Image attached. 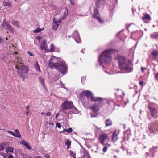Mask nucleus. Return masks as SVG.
I'll use <instances>...</instances> for the list:
<instances>
[{"mask_svg": "<svg viewBox=\"0 0 158 158\" xmlns=\"http://www.w3.org/2000/svg\"><path fill=\"white\" fill-rule=\"evenodd\" d=\"M99 2V1H98V0H96V5L97 6H98V3Z\"/></svg>", "mask_w": 158, "mask_h": 158, "instance_id": "51", "label": "nucleus"}, {"mask_svg": "<svg viewBox=\"0 0 158 158\" xmlns=\"http://www.w3.org/2000/svg\"><path fill=\"white\" fill-rule=\"evenodd\" d=\"M35 68L36 70L37 71H39L40 72L41 71V70L40 67L39 65V64L37 61H36V64L35 65Z\"/></svg>", "mask_w": 158, "mask_h": 158, "instance_id": "27", "label": "nucleus"}, {"mask_svg": "<svg viewBox=\"0 0 158 158\" xmlns=\"http://www.w3.org/2000/svg\"><path fill=\"white\" fill-rule=\"evenodd\" d=\"M107 102V101L106 99L99 97V107L106 103Z\"/></svg>", "mask_w": 158, "mask_h": 158, "instance_id": "18", "label": "nucleus"}, {"mask_svg": "<svg viewBox=\"0 0 158 158\" xmlns=\"http://www.w3.org/2000/svg\"><path fill=\"white\" fill-rule=\"evenodd\" d=\"M4 6H10L11 5V3L8 0H6L5 1L4 3Z\"/></svg>", "mask_w": 158, "mask_h": 158, "instance_id": "26", "label": "nucleus"}, {"mask_svg": "<svg viewBox=\"0 0 158 158\" xmlns=\"http://www.w3.org/2000/svg\"><path fill=\"white\" fill-rule=\"evenodd\" d=\"M60 23V22L58 21H53V23H52V29L54 30H56L59 24Z\"/></svg>", "mask_w": 158, "mask_h": 158, "instance_id": "15", "label": "nucleus"}, {"mask_svg": "<svg viewBox=\"0 0 158 158\" xmlns=\"http://www.w3.org/2000/svg\"><path fill=\"white\" fill-rule=\"evenodd\" d=\"M6 29H8L11 33H13L15 31L14 29L10 25Z\"/></svg>", "mask_w": 158, "mask_h": 158, "instance_id": "29", "label": "nucleus"}, {"mask_svg": "<svg viewBox=\"0 0 158 158\" xmlns=\"http://www.w3.org/2000/svg\"><path fill=\"white\" fill-rule=\"evenodd\" d=\"M118 64L119 69L125 73L131 72L133 70L131 63L127 61L126 58L122 56H120L117 58Z\"/></svg>", "mask_w": 158, "mask_h": 158, "instance_id": "1", "label": "nucleus"}, {"mask_svg": "<svg viewBox=\"0 0 158 158\" xmlns=\"http://www.w3.org/2000/svg\"><path fill=\"white\" fill-rule=\"evenodd\" d=\"M12 24L18 28H19L20 27V26L19 25V23L18 21H12L11 23Z\"/></svg>", "mask_w": 158, "mask_h": 158, "instance_id": "28", "label": "nucleus"}, {"mask_svg": "<svg viewBox=\"0 0 158 158\" xmlns=\"http://www.w3.org/2000/svg\"><path fill=\"white\" fill-rule=\"evenodd\" d=\"M8 158H13V156L12 155H10L9 156Z\"/></svg>", "mask_w": 158, "mask_h": 158, "instance_id": "49", "label": "nucleus"}, {"mask_svg": "<svg viewBox=\"0 0 158 158\" xmlns=\"http://www.w3.org/2000/svg\"><path fill=\"white\" fill-rule=\"evenodd\" d=\"M81 97L83 98L84 96H86L87 98H89L90 97L92 99V101L96 102L99 101V98H97L96 99H94V96L91 92L89 90H85L82 92L80 94Z\"/></svg>", "mask_w": 158, "mask_h": 158, "instance_id": "6", "label": "nucleus"}, {"mask_svg": "<svg viewBox=\"0 0 158 158\" xmlns=\"http://www.w3.org/2000/svg\"><path fill=\"white\" fill-rule=\"evenodd\" d=\"M107 149V147L105 146L102 149V151L104 152H106Z\"/></svg>", "mask_w": 158, "mask_h": 158, "instance_id": "39", "label": "nucleus"}, {"mask_svg": "<svg viewBox=\"0 0 158 158\" xmlns=\"http://www.w3.org/2000/svg\"><path fill=\"white\" fill-rule=\"evenodd\" d=\"M66 130L67 129H64L63 131H60V133H64L65 132H66Z\"/></svg>", "mask_w": 158, "mask_h": 158, "instance_id": "46", "label": "nucleus"}, {"mask_svg": "<svg viewBox=\"0 0 158 158\" xmlns=\"http://www.w3.org/2000/svg\"><path fill=\"white\" fill-rule=\"evenodd\" d=\"M106 144V145H108V146H110V145L108 143H107Z\"/></svg>", "mask_w": 158, "mask_h": 158, "instance_id": "54", "label": "nucleus"}, {"mask_svg": "<svg viewBox=\"0 0 158 158\" xmlns=\"http://www.w3.org/2000/svg\"><path fill=\"white\" fill-rule=\"evenodd\" d=\"M151 37L158 41V32H155L151 35Z\"/></svg>", "mask_w": 158, "mask_h": 158, "instance_id": "20", "label": "nucleus"}, {"mask_svg": "<svg viewBox=\"0 0 158 158\" xmlns=\"http://www.w3.org/2000/svg\"><path fill=\"white\" fill-rule=\"evenodd\" d=\"M106 20L104 19H102L99 17V23H105Z\"/></svg>", "mask_w": 158, "mask_h": 158, "instance_id": "34", "label": "nucleus"}, {"mask_svg": "<svg viewBox=\"0 0 158 158\" xmlns=\"http://www.w3.org/2000/svg\"><path fill=\"white\" fill-rule=\"evenodd\" d=\"M51 114H52L51 112H48L46 114L44 115V116H51Z\"/></svg>", "mask_w": 158, "mask_h": 158, "instance_id": "41", "label": "nucleus"}, {"mask_svg": "<svg viewBox=\"0 0 158 158\" xmlns=\"http://www.w3.org/2000/svg\"><path fill=\"white\" fill-rule=\"evenodd\" d=\"M65 144L66 145H67L68 148H70V147L71 145V143L69 142L68 140H67L65 142Z\"/></svg>", "mask_w": 158, "mask_h": 158, "instance_id": "31", "label": "nucleus"}, {"mask_svg": "<svg viewBox=\"0 0 158 158\" xmlns=\"http://www.w3.org/2000/svg\"><path fill=\"white\" fill-rule=\"evenodd\" d=\"M148 107L149 110L151 115L155 118H156L158 116L156 114L157 113V111L156 109L154 108L151 107L149 105L148 106Z\"/></svg>", "mask_w": 158, "mask_h": 158, "instance_id": "10", "label": "nucleus"}, {"mask_svg": "<svg viewBox=\"0 0 158 158\" xmlns=\"http://www.w3.org/2000/svg\"><path fill=\"white\" fill-rule=\"evenodd\" d=\"M69 1H70L71 4L72 5H75V3L74 1L73 0H69Z\"/></svg>", "mask_w": 158, "mask_h": 158, "instance_id": "40", "label": "nucleus"}, {"mask_svg": "<svg viewBox=\"0 0 158 158\" xmlns=\"http://www.w3.org/2000/svg\"><path fill=\"white\" fill-rule=\"evenodd\" d=\"M15 68L17 69V72L19 76L21 77H23L24 80V78L27 77L28 72L29 70L28 68L22 63L16 64Z\"/></svg>", "mask_w": 158, "mask_h": 158, "instance_id": "4", "label": "nucleus"}, {"mask_svg": "<svg viewBox=\"0 0 158 158\" xmlns=\"http://www.w3.org/2000/svg\"><path fill=\"white\" fill-rule=\"evenodd\" d=\"M89 158H91L89 155Z\"/></svg>", "mask_w": 158, "mask_h": 158, "instance_id": "61", "label": "nucleus"}, {"mask_svg": "<svg viewBox=\"0 0 158 158\" xmlns=\"http://www.w3.org/2000/svg\"><path fill=\"white\" fill-rule=\"evenodd\" d=\"M65 11L64 12V14L65 16H66L68 14V9L67 7H65Z\"/></svg>", "mask_w": 158, "mask_h": 158, "instance_id": "38", "label": "nucleus"}, {"mask_svg": "<svg viewBox=\"0 0 158 158\" xmlns=\"http://www.w3.org/2000/svg\"><path fill=\"white\" fill-rule=\"evenodd\" d=\"M105 124L106 127L110 126L112 125L113 123L110 118H108L105 120Z\"/></svg>", "mask_w": 158, "mask_h": 158, "instance_id": "19", "label": "nucleus"}, {"mask_svg": "<svg viewBox=\"0 0 158 158\" xmlns=\"http://www.w3.org/2000/svg\"><path fill=\"white\" fill-rule=\"evenodd\" d=\"M40 114H41V115H45V113H44V112H41Z\"/></svg>", "mask_w": 158, "mask_h": 158, "instance_id": "52", "label": "nucleus"}, {"mask_svg": "<svg viewBox=\"0 0 158 158\" xmlns=\"http://www.w3.org/2000/svg\"><path fill=\"white\" fill-rule=\"evenodd\" d=\"M35 158H41L40 156H38V157H36Z\"/></svg>", "mask_w": 158, "mask_h": 158, "instance_id": "57", "label": "nucleus"}, {"mask_svg": "<svg viewBox=\"0 0 158 158\" xmlns=\"http://www.w3.org/2000/svg\"><path fill=\"white\" fill-rule=\"evenodd\" d=\"M15 54H18V52H15Z\"/></svg>", "mask_w": 158, "mask_h": 158, "instance_id": "60", "label": "nucleus"}, {"mask_svg": "<svg viewBox=\"0 0 158 158\" xmlns=\"http://www.w3.org/2000/svg\"><path fill=\"white\" fill-rule=\"evenodd\" d=\"M93 114L91 113V117H95L97 116L98 110H99V104L98 103L97 104H94L92 106L90 107Z\"/></svg>", "mask_w": 158, "mask_h": 158, "instance_id": "9", "label": "nucleus"}, {"mask_svg": "<svg viewBox=\"0 0 158 158\" xmlns=\"http://www.w3.org/2000/svg\"><path fill=\"white\" fill-rule=\"evenodd\" d=\"M118 134L116 130L113 132L112 138V141L115 142L118 140Z\"/></svg>", "mask_w": 158, "mask_h": 158, "instance_id": "14", "label": "nucleus"}, {"mask_svg": "<svg viewBox=\"0 0 158 158\" xmlns=\"http://www.w3.org/2000/svg\"><path fill=\"white\" fill-rule=\"evenodd\" d=\"M9 25L10 24L8 23V22L5 19H4L3 22L2 23V27L6 29Z\"/></svg>", "mask_w": 158, "mask_h": 158, "instance_id": "21", "label": "nucleus"}, {"mask_svg": "<svg viewBox=\"0 0 158 158\" xmlns=\"http://www.w3.org/2000/svg\"><path fill=\"white\" fill-rule=\"evenodd\" d=\"M152 54L153 56V59H155L158 55V52L156 50H154L152 52Z\"/></svg>", "mask_w": 158, "mask_h": 158, "instance_id": "23", "label": "nucleus"}, {"mask_svg": "<svg viewBox=\"0 0 158 158\" xmlns=\"http://www.w3.org/2000/svg\"><path fill=\"white\" fill-rule=\"evenodd\" d=\"M0 155L4 157H5L6 156V155L5 153L4 152H1L0 153Z\"/></svg>", "mask_w": 158, "mask_h": 158, "instance_id": "43", "label": "nucleus"}, {"mask_svg": "<svg viewBox=\"0 0 158 158\" xmlns=\"http://www.w3.org/2000/svg\"><path fill=\"white\" fill-rule=\"evenodd\" d=\"M27 53H28V54L30 56H33V55L32 54V53L31 52H30L28 51V52H27Z\"/></svg>", "mask_w": 158, "mask_h": 158, "instance_id": "44", "label": "nucleus"}, {"mask_svg": "<svg viewBox=\"0 0 158 158\" xmlns=\"http://www.w3.org/2000/svg\"><path fill=\"white\" fill-rule=\"evenodd\" d=\"M55 48V46H54L53 44V43H52L50 46V49H49L48 48V50H47L46 51H48V52H54V49Z\"/></svg>", "mask_w": 158, "mask_h": 158, "instance_id": "24", "label": "nucleus"}, {"mask_svg": "<svg viewBox=\"0 0 158 158\" xmlns=\"http://www.w3.org/2000/svg\"><path fill=\"white\" fill-rule=\"evenodd\" d=\"M14 148L12 147H9L6 148V152L7 153H8L10 152L13 153V150Z\"/></svg>", "mask_w": 158, "mask_h": 158, "instance_id": "22", "label": "nucleus"}, {"mask_svg": "<svg viewBox=\"0 0 158 158\" xmlns=\"http://www.w3.org/2000/svg\"><path fill=\"white\" fill-rule=\"evenodd\" d=\"M14 131L16 133H15L10 131H8L7 132L15 137L19 138H21L20 134L18 129H15Z\"/></svg>", "mask_w": 158, "mask_h": 158, "instance_id": "11", "label": "nucleus"}, {"mask_svg": "<svg viewBox=\"0 0 158 158\" xmlns=\"http://www.w3.org/2000/svg\"><path fill=\"white\" fill-rule=\"evenodd\" d=\"M118 55V51L116 50H106L101 54L100 60L103 59L106 64H109L112 61V55L116 56Z\"/></svg>", "mask_w": 158, "mask_h": 158, "instance_id": "3", "label": "nucleus"}, {"mask_svg": "<svg viewBox=\"0 0 158 158\" xmlns=\"http://www.w3.org/2000/svg\"><path fill=\"white\" fill-rule=\"evenodd\" d=\"M22 158H31V157L26 154H23L22 155Z\"/></svg>", "mask_w": 158, "mask_h": 158, "instance_id": "33", "label": "nucleus"}, {"mask_svg": "<svg viewBox=\"0 0 158 158\" xmlns=\"http://www.w3.org/2000/svg\"><path fill=\"white\" fill-rule=\"evenodd\" d=\"M2 41V39L0 37V42H1Z\"/></svg>", "mask_w": 158, "mask_h": 158, "instance_id": "53", "label": "nucleus"}, {"mask_svg": "<svg viewBox=\"0 0 158 158\" xmlns=\"http://www.w3.org/2000/svg\"><path fill=\"white\" fill-rule=\"evenodd\" d=\"M29 107H30L29 106H27L26 107L25 109L26 110H27V111L29 110Z\"/></svg>", "mask_w": 158, "mask_h": 158, "instance_id": "45", "label": "nucleus"}, {"mask_svg": "<svg viewBox=\"0 0 158 158\" xmlns=\"http://www.w3.org/2000/svg\"><path fill=\"white\" fill-rule=\"evenodd\" d=\"M29 110H28V111L27 110V111L26 112V115H27L29 114Z\"/></svg>", "mask_w": 158, "mask_h": 158, "instance_id": "50", "label": "nucleus"}, {"mask_svg": "<svg viewBox=\"0 0 158 158\" xmlns=\"http://www.w3.org/2000/svg\"><path fill=\"white\" fill-rule=\"evenodd\" d=\"M70 155L71 156H73L74 155H76V153L72 151H70Z\"/></svg>", "mask_w": 158, "mask_h": 158, "instance_id": "35", "label": "nucleus"}, {"mask_svg": "<svg viewBox=\"0 0 158 158\" xmlns=\"http://www.w3.org/2000/svg\"><path fill=\"white\" fill-rule=\"evenodd\" d=\"M44 29V28H37L36 30L33 31V32L35 33H38L41 32V31H43Z\"/></svg>", "mask_w": 158, "mask_h": 158, "instance_id": "25", "label": "nucleus"}, {"mask_svg": "<svg viewBox=\"0 0 158 158\" xmlns=\"http://www.w3.org/2000/svg\"><path fill=\"white\" fill-rule=\"evenodd\" d=\"M148 131L151 134H156L158 132V121L155 120L149 123L148 125Z\"/></svg>", "mask_w": 158, "mask_h": 158, "instance_id": "5", "label": "nucleus"}, {"mask_svg": "<svg viewBox=\"0 0 158 158\" xmlns=\"http://www.w3.org/2000/svg\"><path fill=\"white\" fill-rule=\"evenodd\" d=\"M106 140L108 141H110L108 134L103 132L101 133L99 135V141L101 143L103 146H105L106 145L105 142Z\"/></svg>", "mask_w": 158, "mask_h": 158, "instance_id": "7", "label": "nucleus"}, {"mask_svg": "<svg viewBox=\"0 0 158 158\" xmlns=\"http://www.w3.org/2000/svg\"><path fill=\"white\" fill-rule=\"evenodd\" d=\"M94 99H96V98H96V97H94Z\"/></svg>", "mask_w": 158, "mask_h": 158, "instance_id": "58", "label": "nucleus"}, {"mask_svg": "<svg viewBox=\"0 0 158 158\" xmlns=\"http://www.w3.org/2000/svg\"><path fill=\"white\" fill-rule=\"evenodd\" d=\"M56 60L54 58H51L49 61L48 65L49 67L56 69L62 73H66L67 70V66L63 63L56 62Z\"/></svg>", "mask_w": 158, "mask_h": 158, "instance_id": "2", "label": "nucleus"}, {"mask_svg": "<svg viewBox=\"0 0 158 158\" xmlns=\"http://www.w3.org/2000/svg\"><path fill=\"white\" fill-rule=\"evenodd\" d=\"M6 40H8V38H7V37H6Z\"/></svg>", "mask_w": 158, "mask_h": 158, "instance_id": "59", "label": "nucleus"}, {"mask_svg": "<svg viewBox=\"0 0 158 158\" xmlns=\"http://www.w3.org/2000/svg\"><path fill=\"white\" fill-rule=\"evenodd\" d=\"M141 69L142 72H143L145 70H147V69L146 68L142 67L141 68Z\"/></svg>", "mask_w": 158, "mask_h": 158, "instance_id": "42", "label": "nucleus"}, {"mask_svg": "<svg viewBox=\"0 0 158 158\" xmlns=\"http://www.w3.org/2000/svg\"><path fill=\"white\" fill-rule=\"evenodd\" d=\"M39 80L40 82V83H41L42 86L43 87H44L45 86V84H44V80L41 77H39Z\"/></svg>", "mask_w": 158, "mask_h": 158, "instance_id": "30", "label": "nucleus"}, {"mask_svg": "<svg viewBox=\"0 0 158 158\" xmlns=\"http://www.w3.org/2000/svg\"><path fill=\"white\" fill-rule=\"evenodd\" d=\"M116 0V2H118V0Z\"/></svg>", "mask_w": 158, "mask_h": 158, "instance_id": "63", "label": "nucleus"}, {"mask_svg": "<svg viewBox=\"0 0 158 158\" xmlns=\"http://www.w3.org/2000/svg\"><path fill=\"white\" fill-rule=\"evenodd\" d=\"M93 17L99 20L98 11L97 8L94 9V13L93 14Z\"/></svg>", "mask_w": 158, "mask_h": 158, "instance_id": "16", "label": "nucleus"}, {"mask_svg": "<svg viewBox=\"0 0 158 158\" xmlns=\"http://www.w3.org/2000/svg\"><path fill=\"white\" fill-rule=\"evenodd\" d=\"M59 113H57L56 114V119H57V118H58V116H59Z\"/></svg>", "mask_w": 158, "mask_h": 158, "instance_id": "48", "label": "nucleus"}, {"mask_svg": "<svg viewBox=\"0 0 158 158\" xmlns=\"http://www.w3.org/2000/svg\"><path fill=\"white\" fill-rule=\"evenodd\" d=\"M21 143L23 146H26L28 149H31L32 148L29 145V143L25 140H23L22 141Z\"/></svg>", "mask_w": 158, "mask_h": 158, "instance_id": "17", "label": "nucleus"}, {"mask_svg": "<svg viewBox=\"0 0 158 158\" xmlns=\"http://www.w3.org/2000/svg\"><path fill=\"white\" fill-rule=\"evenodd\" d=\"M73 106H74L73 105L72 102L65 101L62 104V111H64L68 109L72 108Z\"/></svg>", "mask_w": 158, "mask_h": 158, "instance_id": "8", "label": "nucleus"}, {"mask_svg": "<svg viewBox=\"0 0 158 158\" xmlns=\"http://www.w3.org/2000/svg\"><path fill=\"white\" fill-rule=\"evenodd\" d=\"M40 48L42 50H44L46 51L48 50V48L47 47V40H43L40 44Z\"/></svg>", "mask_w": 158, "mask_h": 158, "instance_id": "12", "label": "nucleus"}, {"mask_svg": "<svg viewBox=\"0 0 158 158\" xmlns=\"http://www.w3.org/2000/svg\"><path fill=\"white\" fill-rule=\"evenodd\" d=\"M4 149V146L2 143H0V151L3 150Z\"/></svg>", "mask_w": 158, "mask_h": 158, "instance_id": "32", "label": "nucleus"}, {"mask_svg": "<svg viewBox=\"0 0 158 158\" xmlns=\"http://www.w3.org/2000/svg\"><path fill=\"white\" fill-rule=\"evenodd\" d=\"M143 81H140L139 82V85H141V86H142L143 85Z\"/></svg>", "mask_w": 158, "mask_h": 158, "instance_id": "47", "label": "nucleus"}, {"mask_svg": "<svg viewBox=\"0 0 158 158\" xmlns=\"http://www.w3.org/2000/svg\"><path fill=\"white\" fill-rule=\"evenodd\" d=\"M73 131V129L71 128H69L67 129L66 132L69 133H70Z\"/></svg>", "mask_w": 158, "mask_h": 158, "instance_id": "36", "label": "nucleus"}, {"mask_svg": "<svg viewBox=\"0 0 158 158\" xmlns=\"http://www.w3.org/2000/svg\"><path fill=\"white\" fill-rule=\"evenodd\" d=\"M98 58H99V56L98 57ZM98 61H99V58L98 59Z\"/></svg>", "mask_w": 158, "mask_h": 158, "instance_id": "62", "label": "nucleus"}, {"mask_svg": "<svg viewBox=\"0 0 158 158\" xmlns=\"http://www.w3.org/2000/svg\"><path fill=\"white\" fill-rule=\"evenodd\" d=\"M76 155H74V156H73L72 157H73V158H76Z\"/></svg>", "mask_w": 158, "mask_h": 158, "instance_id": "55", "label": "nucleus"}, {"mask_svg": "<svg viewBox=\"0 0 158 158\" xmlns=\"http://www.w3.org/2000/svg\"><path fill=\"white\" fill-rule=\"evenodd\" d=\"M49 125H53V123H49Z\"/></svg>", "mask_w": 158, "mask_h": 158, "instance_id": "56", "label": "nucleus"}, {"mask_svg": "<svg viewBox=\"0 0 158 158\" xmlns=\"http://www.w3.org/2000/svg\"><path fill=\"white\" fill-rule=\"evenodd\" d=\"M142 19L145 23H147L150 21L151 19V16L149 14H146L144 15V16L142 17Z\"/></svg>", "mask_w": 158, "mask_h": 158, "instance_id": "13", "label": "nucleus"}, {"mask_svg": "<svg viewBox=\"0 0 158 158\" xmlns=\"http://www.w3.org/2000/svg\"><path fill=\"white\" fill-rule=\"evenodd\" d=\"M56 127L59 128H60L62 126L59 123H56Z\"/></svg>", "mask_w": 158, "mask_h": 158, "instance_id": "37", "label": "nucleus"}]
</instances>
